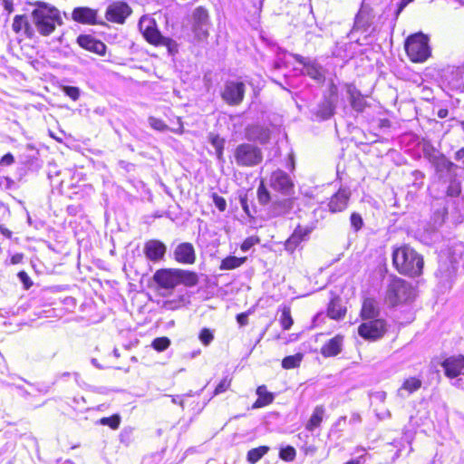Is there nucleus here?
Returning a JSON list of instances; mask_svg holds the SVG:
<instances>
[{
    "mask_svg": "<svg viewBox=\"0 0 464 464\" xmlns=\"http://www.w3.org/2000/svg\"><path fill=\"white\" fill-rule=\"evenodd\" d=\"M392 264L400 274L415 277L422 274L424 261L422 256L415 249L408 245H403L394 248Z\"/></svg>",
    "mask_w": 464,
    "mask_h": 464,
    "instance_id": "1",
    "label": "nucleus"
},
{
    "mask_svg": "<svg viewBox=\"0 0 464 464\" xmlns=\"http://www.w3.org/2000/svg\"><path fill=\"white\" fill-rule=\"evenodd\" d=\"M36 8L32 12L33 23L42 35L51 34L57 24H62V18L57 8L43 2L35 4Z\"/></svg>",
    "mask_w": 464,
    "mask_h": 464,
    "instance_id": "2",
    "label": "nucleus"
},
{
    "mask_svg": "<svg viewBox=\"0 0 464 464\" xmlns=\"http://www.w3.org/2000/svg\"><path fill=\"white\" fill-rule=\"evenodd\" d=\"M405 51L411 62H425L430 56L428 37L422 33L409 36L405 42Z\"/></svg>",
    "mask_w": 464,
    "mask_h": 464,
    "instance_id": "3",
    "label": "nucleus"
},
{
    "mask_svg": "<svg viewBox=\"0 0 464 464\" xmlns=\"http://www.w3.org/2000/svg\"><path fill=\"white\" fill-rule=\"evenodd\" d=\"M414 298V291L411 285L405 280L395 277L387 288L386 301L392 306L408 303Z\"/></svg>",
    "mask_w": 464,
    "mask_h": 464,
    "instance_id": "4",
    "label": "nucleus"
},
{
    "mask_svg": "<svg viewBox=\"0 0 464 464\" xmlns=\"http://www.w3.org/2000/svg\"><path fill=\"white\" fill-rule=\"evenodd\" d=\"M139 27L149 43L154 45L168 46L169 50L171 51L172 46L175 44L174 41L161 35L153 19L145 16L141 17Z\"/></svg>",
    "mask_w": 464,
    "mask_h": 464,
    "instance_id": "5",
    "label": "nucleus"
},
{
    "mask_svg": "<svg viewBox=\"0 0 464 464\" xmlns=\"http://www.w3.org/2000/svg\"><path fill=\"white\" fill-rule=\"evenodd\" d=\"M236 163L241 167H253L258 165L263 155L261 150L249 143H242L238 145L234 153Z\"/></svg>",
    "mask_w": 464,
    "mask_h": 464,
    "instance_id": "6",
    "label": "nucleus"
},
{
    "mask_svg": "<svg viewBox=\"0 0 464 464\" xmlns=\"http://www.w3.org/2000/svg\"><path fill=\"white\" fill-rule=\"evenodd\" d=\"M387 331V325L382 319H373L362 323L358 328L361 337L368 341H376L382 338Z\"/></svg>",
    "mask_w": 464,
    "mask_h": 464,
    "instance_id": "7",
    "label": "nucleus"
},
{
    "mask_svg": "<svg viewBox=\"0 0 464 464\" xmlns=\"http://www.w3.org/2000/svg\"><path fill=\"white\" fill-rule=\"evenodd\" d=\"M245 84L241 82H227L221 93L223 100L229 105H238L244 99Z\"/></svg>",
    "mask_w": 464,
    "mask_h": 464,
    "instance_id": "8",
    "label": "nucleus"
},
{
    "mask_svg": "<svg viewBox=\"0 0 464 464\" xmlns=\"http://www.w3.org/2000/svg\"><path fill=\"white\" fill-rule=\"evenodd\" d=\"M193 17V31L196 36L199 39L207 38L208 33V11L199 6L197 7L192 14Z\"/></svg>",
    "mask_w": 464,
    "mask_h": 464,
    "instance_id": "9",
    "label": "nucleus"
},
{
    "mask_svg": "<svg viewBox=\"0 0 464 464\" xmlns=\"http://www.w3.org/2000/svg\"><path fill=\"white\" fill-rule=\"evenodd\" d=\"M131 14V9L128 4L124 2H114L110 5L106 11L107 20L123 24L125 19Z\"/></svg>",
    "mask_w": 464,
    "mask_h": 464,
    "instance_id": "10",
    "label": "nucleus"
},
{
    "mask_svg": "<svg viewBox=\"0 0 464 464\" xmlns=\"http://www.w3.org/2000/svg\"><path fill=\"white\" fill-rule=\"evenodd\" d=\"M154 280L162 288L173 289L179 285L178 268L160 269L154 274Z\"/></svg>",
    "mask_w": 464,
    "mask_h": 464,
    "instance_id": "11",
    "label": "nucleus"
},
{
    "mask_svg": "<svg viewBox=\"0 0 464 464\" xmlns=\"http://www.w3.org/2000/svg\"><path fill=\"white\" fill-rule=\"evenodd\" d=\"M174 258L177 262L186 265H192L196 261V253L192 244L180 243L179 244L174 252Z\"/></svg>",
    "mask_w": 464,
    "mask_h": 464,
    "instance_id": "12",
    "label": "nucleus"
},
{
    "mask_svg": "<svg viewBox=\"0 0 464 464\" xmlns=\"http://www.w3.org/2000/svg\"><path fill=\"white\" fill-rule=\"evenodd\" d=\"M166 250V246L161 241L156 239L149 240L144 246V254L146 257L152 262L162 259Z\"/></svg>",
    "mask_w": 464,
    "mask_h": 464,
    "instance_id": "13",
    "label": "nucleus"
},
{
    "mask_svg": "<svg viewBox=\"0 0 464 464\" xmlns=\"http://www.w3.org/2000/svg\"><path fill=\"white\" fill-rule=\"evenodd\" d=\"M445 374L450 378L464 374V356H452L442 362Z\"/></svg>",
    "mask_w": 464,
    "mask_h": 464,
    "instance_id": "14",
    "label": "nucleus"
},
{
    "mask_svg": "<svg viewBox=\"0 0 464 464\" xmlns=\"http://www.w3.org/2000/svg\"><path fill=\"white\" fill-rule=\"evenodd\" d=\"M245 136L248 140L265 144L270 139V130L260 125H251L246 128Z\"/></svg>",
    "mask_w": 464,
    "mask_h": 464,
    "instance_id": "15",
    "label": "nucleus"
},
{
    "mask_svg": "<svg viewBox=\"0 0 464 464\" xmlns=\"http://www.w3.org/2000/svg\"><path fill=\"white\" fill-rule=\"evenodd\" d=\"M77 43L81 47L100 55H103L106 52V45L91 35H80Z\"/></svg>",
    "mask_w": 464,
    "mask_h": 464,
    "instance_id": "16",
    "label": "nucleus"
},
{
    "mask_svg": "<svg viewBox=\"0 0 464 464\" xmlns=\"http://www.w3.org/2000/svg\"><path fill=\"white\" fill-rule=\"evenodd\" d=\"M270 184L276 190L283 193H288L292 187V182L288 175L283 170H276L273 172L270 179Z\"/></svg>",
    "mask_w": 464,
    "mask_h": 464,
    "instance_id": "17",
    "label": "nucleus"
},
{
    "mask_svg": "<svg viewBox=\"0 0 464 464\" xmlns=\"http://www.w3.org/2000/svg\"><path fill=\"white\" fill-rule=\"evenodd\" d=\"M311 233V229L307 227H303L298 226L290 236V237L285 243V248L286 251L292 253L298 246V245L305 239L306 237Z\"/></svg>",
    "mask_w": 464,
    "mask_h": 464,
    "instance_id": "18",
    "label": "nucleus"
},
{
    "mask_svg": "<svg viewBox=\"0 0 464 464\" xmlns=\"http://www.w3.org/2000/svg\"><path fill=\"white\" fill-rule=\"evenodd\" d=\"M350 193L346 189H339L331 198L328 204L331 212H341L347 207Z\"/></svg>",
    "mask_w": 464,
    "mask_h": 464,
    "instance_id": "19",
    "label": "nucleus"
},
{
    "mask_svg": "<svg viewBox=\"0 0 464 464\" xmlns=\"http://www.w3.org/2000/svg\"><path fill=\"white\" fill-rule=\"evenodd\" d=\"M294 57L296 62L304 65L305 74L317 81L324 80L322 67L319 64L314 62H307L305 58L299 54H295Z\"/></svg>",
    "mask_w": 464,
    "mask_h": 464,
    "instance_id": "20",
    "label": "nucleus"
},
{
    "mask_svg": "<svg viewBox=\"0 0 464 464\" xmlns=\"http://www.w3.org/2000/svg\"><path fill=\"white\" fill-rule=\"evenodd\" d=\"M456 271L457 267L453 262L447 259L440 263L436 276L440 279V283L448 284L454 278Z\"/></svg>",
    "mask_w": 464,
    "mask_h": 464,
    "instance_id": "21",
    "label": "nucleus"
},
{
    "mask_svg": "<svg viewBox=\"0 0 464 464\" xmlns=\"http://www.w3.org/2000/svg\"><path fill=\"white\" fill-rule=\"evenodd\" d=\"M73 20L82 24H95L96 11L88 7H78L72 12Z\"/></svg>",
    "mask_w": 464,
    "mask_h": 464,
    "instance_id": "22",
    "label": "nucleus"
},
{
    "mask_svg": "<svg viewBox=\"0 0 464 464\" xmlns=\"http://www.w3.org/2000/svg\"><path fill=\"white\" fill-rule=\"evenodd\" d=\"M343 338L336 335L330 339L321 349V353L325 357L335 356L342 351Z\"/></svg>",
    "mask_w": 464,
    "mask_h": 464,
    "instance_id": "23",
    "label": "nucleus"
},
{
    "mask_svg": "<svg viewBox=\"0 0 464 464\" xmlns=\"http://www.w3.org/2000/svg\"><path fill=\"white\" fill-rule=\"evenodd\" d=\"M421 384V380L417 377L407 378L402 382L401 386L398 389L397 395L399 397L404 398L407 395H410L420 389Z\"/></svg>",
    "mask_w": 464,
    "mask_h": 464,
    "instance_id": "24",
    "label": "nucleus"
},
{
    "mask_svg": "<svg viewBox=\"0 0 464 464\" xmlns=\"http://www.w3.org/2000/svg\"><path fill=\"white\" fill-rule=\"evenodd\" d=\"M361 315L363 319L373 320L379 315L377 302L372 298L364 299L361 310Z\"/></svg>",
    "mask_w": 464,
    "mask_h": 464,
    "instance_id": "25",
    "label": "nucleus"
},
{
    "mask_svg": "<svg viewBox=\"0 0 464 464\" xmlns=\"http://www.w3.org/2000/svg\"><path fill=\"white\" fill-rule=\"evenodd\" d=\"M325 409L323 405H317L307 421L305 425V429L309 431H313L314 429L318 428L324 417Z\"/></svg>",
    "mask_w": 464,
    "mask_h": 464,
    "instance_id": "26",
    "label": "nucleus"
},
{
    "mask_svg": "<svg viewBox=\"0 0 464 464\" xmlns=\"http://www.w3.org/2000/svg\"><path fill=\"white\" fill-rule=\"evenodd\" d=\"M347 93L350 98L352 107L357 111H362L365 102L359 91L353 85H347Z\"/></svg>",
    "mask_w": 464,
    "mask_h": 464,
    "instance_id": "27",
    "label": "nucleus"
},
{
    "mask_svg": "<svg viewBox=\"0 0 464 464\" xmlns=\"http://www.w3.org/2000/svg\"><path fill=\"white\" fill-rule=\"evenodd\" d=\"M256 394L258 396V399L253 404V408L255 409L265 407L270 404L274 400L273 394L267 392L266 387L265 385L257 387Z\"/></svg>",
    "mask_w": 464,
    "mask_h": 464,
    "instance_id": "28",
    "label": "nucleus"
},
{
    "mask_svg": "<svg viewBox=\"0 0 464 464\" xmlns=\"http://www.w3.org/2000/svg\"><path fill=\"white\" fill-rule=\"evenodd\" d=\"M12 28L16 34H19L24 30V34L27 36L30 37L33 35V29L24 15H15L14 17Z\"/></svg>",
    "mask_w": 464,
    "mask_h": 464,
    "instance_id": "29",
    "label": "nucleus"
},
{
    "mask_svg": "<svg viewBox=\"0 0 464 464\" xmlns=\"http://www.w3.org/2000/svg\"><path fill=\"white\" fill-rule=\"evenodd\" d=\"M179 285L182 284L186 286H195L198 283V275L195 272L178 269Z\"/></svg>",
    "mask_w": 464,
    "mask_h": 464,
    "instance_id": "30",
    "label": "nucleus"
},
{
    "mask_svg": "<svg viewBox=\"0 0 464 464\" xmlns=\"http://www.w3.org/2000/svg\"><path fill=\"white\" fill-rule=\"evenodd\" d=\"M327 314L334 320H339L344 316L345 308L343 307L340 299L335 298L331 301L327 309Z\"/></svg>",
    "mask_w": 464,
    "mask_h": 464,
    "instance_id": "31",
    "label": "nucleus"
},
{
    "mask_svg": "<svg viewBox=\"0 0 464 464\" xmlns=\"http://www.w3.org/2000/svg\"><path fill=\"white\" fill-rule=\"evenodd\" d=\"M246 261V257L229 256L221 261L220 270H232L241 266Z\"/></svg>",
    "mask_w": 464,
    "mask_h": 464,
    "instance_id": "32",
    "label": "nucleus"
},
{
    "mask_svg": "<svg viewBox=\"0 0 464 464\" xmlns=\"http://www.w3.org/2000/svg\"><path fill=\"white\" fill-rule=\"evenodd\" d=\"M334 109H335L334 101L332 99H328V100L323 102L319 105L316 114L321 119L326 120V119H329L331 116H333Z\"/></svg>",
    "mask_w": 464,
    "mask_h": 464,
    "instance_id": "33",
    "label": "nucleus"
},
{
    "mask_svg": "<svg viewBox=\"0 0 464 464\" xmlns=\"http://www.w3.org/2000/svg\"><path fill=\"white\" fill-rule=\"evenodd\" d=\"M269 450V448L266 446H261L258 448H255L250 450L247 452V461L254 464L256 463L264 455H266Z\"/></svg>",
    "mask_w": 464,
    "mask_h": 464,
    "instance_id": "34",
    "label": "nucleus"
},
{
    "mask_svg": "<svg viewBox=\"0 0 464 464\" xmlns=\"http://www.w3.org/2000/svg\"><path fill=\"white\" fill-rule=\"evenodd\" d=\"M302 358L303 356L300 353L286 356L282 361V367L287 370L296 368L300 365Z\"/></svg>",
    "mask_w": 464,
    "mask_h": 464,
    "instance_id": "35",
    "label": "nucleus"
},
{
    "mask_svg": "<svg viewBox=\"0 0 464 464\" xmlns=\"http://www.w3.org/2000/svg\"><path fill=\"white\" fill-rule=\"evenodd\" d=\"M280 324L284 330H289L294 324L293 318L291 316V310L288 306H284L282 309V314L280 318Z\"/></svg>",
    "mask_w": 464,
    "mask_h": 464,
    "instance_id": "36",
    "label": "nucleus"
},
{
    "mask_svg": "<svg viewBox=\"0 0 464 464\" xmlns=\"http://www.w3.org/2000/svg\"><path fill=\"white\" fill-rule=\"evenodd\" d=\"M208 140L216 149L218 157L220 158L222 156L225 144L224 139L220 138L218 135L211 133L209 134Z\"/></svg>",
    "mask_w": 464,
    "mask_h": 464,
    "instance_id": "37",
    "label": "nucleus"
},
{
    "mask_svg": "<svg viewBox=\"0 0 464 464\" xmlns=\"http://www.w3.org/2000/svg\"><path fill=\"white\" fill-rule=\"evenodd\" d=\"M291 208V201L289 199H285L283 201L277 202L274 204L273 207V214L275 216H279L285 214Z\"/></svg>",
    "mask_w": 464,
    "mask_h": 464,
    "instance_id": "38",
    "label": "nucleus"
},
{
    "mask_svg": "<svg viewBox=\"0 0 464 464\" xmlns=\"http://www.w3.org/2000/svg\"><path fill=\"white\" fill-rule=\"evenodd\" d=\"M170 345V340L168 337H158L153 340L152 347L158 352H163Z\"/></svg>",
    "mask_w": 464,
    "mask_h": 464,
    "instance_id": "39",
    "label": "nucleus"
},
{
    "mask_svg": "<svg viewBox=\"0 0 464 464\" xmlns=\"http://www.w3.org/2000/svg\"><path fill=\"white\" fill-rule=\"evenodd\" d=\"M120 421L121 419L118 415H114L111 417H104L100 420L101 424L110 426L113 430L118 429Z\"/></svg>",
    "mask_w": 464,
    "mask_h": 464,
    "instance_id": "40",
    "label": "nucleus"
},
{
    "mask_svg": "<svg viewBox=\"0 0 464 464\" xmlns=\"http://www.w3.org/2000/svg\"><path fill=\"white\" fill-rule=\"evenodd\" d=\"M295 450L291 446H287L280 450L279 456L285 461H292L295 459Z\"/></svg>",
    "mask_w": 464,
    "mask_h": 464,
    "instance_id": "41",
    "label": "nucleus"
},
{
    "mask_svg": "<svg viewBox=\"0 0 464 464\" xmlns=\"http://www.w3.org/2000/svg\"><path fill=\"white\" fill-rule=\"evenodd\" d=\"M149 123L151 128L157 130L164 131L169 130V127L163 122V121L155 117H150Z\"/></svg>",
    "mask_w": 464,
    "mask_h": 464,
    "instance_id": "42",
    "label": "nucleus"
},
{
    "mask_svg": "<svg viewBox=\"0 0 464 464\" xmlns=\"http://www.w3.org/2000/svg\"><path fill=\"white\" fill-rule=\"evenodd\" d=\"M214 339L213 334L209 329L204 328L199 334V340L205 345L208 346Z\"/></svg>",
    "mask_w": 464,
    "mask_h": 464,
    "instance_id": "43",
    "label": "nucleus"
},
{
    "mask_svg": "<svg viewBox=\"0 0 464 464\" xmlns=\"http://www.w3.org/2000/svg\"><path fill=\"white\" fill-rule=\"evenodd\" d=\"M257 197L261 204H266L269 201V193L263 183L257 188Z\"/></svg>",
    "mask_w": 464,
    "mask_h": 464,
    "instance_id": "44",
    "label": "nucleus"
},
{
    "mask_svg": "<svg viewBox=\"0 0 464 464\" xmlns=\"http://www.w3.org/2000/svg\"><path fill=\"white\" fill-rule=\"evenodd\" d=\"M230 383H231L230 379H228L227 377L223 378L215 389V392H214L215 395H218L219 393L226 392L229 388Z\"/></svg>",
    "mask_w": 464,
    "mask_h": 464,
    "instance_id": "45",
    "label": "nucleus"
},
{
    "mask_svg": "<svg viewBox=\"0 0 464 464\" xmlns=\"http://www.w3.org/2000/svg\"><path fill=\"white\" fill-rule=\"evenodd\" d=\"M63 92L66 95H68L71 99L73 101H76L79 99L80 96V90L77 87L73 86H64Z\"/></svg>",
    "mask_w": 464,
    "mask_h": 464,
    "instance_id": "46",
    "label": "nucleus"
},
{
    "mask_svg": "<svg viewBox=\"0 0 464 464\" xmlns=\"http://www.w3.org/2000/svg\"><path fill=\"white\" fill-rule=\"evenodd\" d=\"M351 225L356 231L361 229L363 225V221L361 215L357 213H353L351 216Z\"/></svg>",
    "mask_w": 464,
    "mask_h": 464,
    "instance_id": "47",
    "label": "nucleus"
},
{
    "mask_svg": "<svg viewBox=\"0 0 464 464\" xmlns=\"http://www.w3.org/2000/svg\"><path fill=\"white\" fill-rule=\"evenodd\" d=\"M213 202L215 206L220 210L224 211L227 208V202L224 198L218 196V194L214 193L213 196Z\"/></svg>",
    "mask_w": 464,
    "mask_h": 464,
    "instance_id": "48",
    "label": "nucleus"
},
{
    "mask_svg": "<svg viewBox=\"0 0 464 464\" xmlns=\"http://www.w3.org/2000/svg\"><path fill=\"white\" fill-rule=\"evenodd\" d=\"M256 243H258V239L250 237L244 240V242L240 246V248L243 252H246Z\"/></svg>",
    "mask_w": 464,
    "mask_h": 464,
    "instance_id": "49",
    "label": "nucleus"
},
{
    "mask_svg": "<svg viewBox=\"0 0 464 464\" xmlns=\"http://www.w3.org/2000/svg\"><path fill=\"white\" fill-rule=\"evenodd\" d=\"M17 276H18V278L20 279V281L24 285L25 289H28L33 285V282L26 272L21 271L18 273Z\"/></svg>",
    "mask_w": 464,
    "mask_h": 464,
    "instance_id": "50",
    "label": "nucleus"
},
{
    "mask_svg": "<svg viewBox=\"0 0 464 464\" xmlns=\"http://www.w3.org/2000/svg\"><path fill=\"white\" fill-rule=\"evenodd\" d=\"M14 161V156L11 153L4 155L0 160L1 165L9 166Z\"/></svg>",
    "mask_w": 464,
    "mask_h": 464,
    "instance_id": "51",
    "label": "nucleus"
},
{
    "mask_svg": "<svg viewBox=\"0 0 464 464\" xmlns=\"http://www.w3.org/2000/svg\"><path fill=\"white\" fill-rule=\"evenodd\" d=\"M460 193V188L458 184L451 185L448 189V195L450 197L458 196Z\"/></svg>",
    "mask_w": 464,
    "mask_h": 464,
    "instance_id": "52",
    "label": "nucleus"
},
{
    "mask_svg": "<svg viewBox=\"0 0 464 464\" xmlns=\"http://www.w3.org/2000/svg\"><path fill=\"white\" fill-rule=\"evenodd\" d=\"M337 86L334 83H331L329 87V92H330V98L334 101V103L336 102V99L334 98L337 95Z\"/></svg>",
    "mask_w": 464,
    "mask_h": 464,
    "instance_id": "53",
    "label": "nucleus"
},
{
    "mask_svg": "<svg viewBox=\"0 0 464 464\" xmlns=\"http://www.w3.org/2000/svg\"><path fill=\"white\" fill-rule=\"evenodd\" d=\"M24 255L21 253H16L11 256V263L13 265L19 264L23 261Z\"/></svg>",
    "mask_w": 464,
    "mask_h": 464,
    "instance_id": "54",
    "label": "nucleus"
},
{
    "mask_svg": "<svg viewBox=\"0 0 464 464\" xmlns=\"http://www.w3.org/2000/svg\"><path fill=\"white\" fill-rule=\"evenodd\" d=\"M237 320L240 325H246L247 324V315L246 314H239L237 316Z\"/></svg>",
    "mask_w": 464,
    "mask_h": 464,
    "instance_id": "55",
    "label": "nucleus"
},
{
    "mask_svg": "<svg viewBox=\"0 0 464 464\" xmlns=\"http://www.w3.org/2000/svg\"><path fill=\"white\" fill-rule=\"evenodd\" d=\"M169 130L170 131L178 133V134L183 133V125H182V122H181L180 119H179L178 127L171 128V129L169 128Z\"/></svg>",
    "mask_w": 464,
    "mask_h": 464,
    "instance_id": "56",
    "label": "nucleus"
},
{
    "mask_svg": "<svg viewBox=\"0 0 464 464\" xmlns=\"http://www.w3.org/2000/svg\"><path fill=\"white\" fill-rule=\"evenodd\" d=\"M362 420V418H361V415L359 413H353L352 416H351V419H350V422L351 423H359L361 422Z\"/></svg>",
    "mask_w": 464,
    "mask_h": 464,
    "instance_id": "57",
    "label": "nucleus"
},
{
    "mask_svg": "<svg viewBox=\"0 0 464 464\" xmlns=\"http://www.w3.org/2000/svg\"><path fill=\"white\" fill-rule=\"evenodd\" d=\"M5 10H7L9 13H12L13 12V4L7 0H5Z\"/></svg>",
    "mask_w": 464,
    "mask_h": 464,
    "instance_id": "58",
    "label": "nucleus"
},
{
    "mask_svg": "<svg viewBox=\"0 0 464 464\" xmlns=\"http://www.w3.org/2000/svg\"><path fill=\"white\" fill-rule=\"evenodd\" d=\"M413 0H401L399 7V12H401L408 4L412 2Z\"/></svg>",
    "mask_w": 464,
    "mask_h": 464,
    "instance_id": "59",
    "label": "nucleus"
},
{
    "mask_svg": "<svg viewBox=\"0 0 464 464\" xmlns=\"http://www.w3.org/2000/svg\"><path fill=\"white\" fill-rule=\"evenodd\" d=\"M464 157V149H460L456 152V160H460Z\"/></svg>",
    "mask_w": 464,
    "mask_h": 464,
    "instance_id": "60",
    "label": "nucleus"
},
{
    "mask_svg": "<svg viewBox=\"0 0 464 464\" xmlns=\"http://www.w3.org/2000/svg\"><path fill=\"white\" fill-rule=\"evenodd\" d=\"M378 418L381 419V420H383L385 418H388L391 416V413L390 411H386L385 412L382 413V414H377Z\"/></svg>",
    "mask_w": 464,
    "mask_h": 464,
    "instance_id": "61",
    "label": "nucleus"
},
{
    "mask_svg": "<svg viewBox=\"0 0 464 464\" xmlns=\"http://www.w3.org/2000/svg\"><path fill=\"white\" fill-rule=\"evenodd\" d=\"M171 397V401L172 403H179L181 407H183V401L181 400L178 401V397H175V396H170Z\"/></svg>",
    "mask_w": 464,
    "mask_h": 464,
    "instance_id": "62",
    "label": "nucleus"
},
{
    "mask_svg": "<svg viewBox=\"0 0 464 464\" xmlns=\"http://www.w3.org/2000/svg\"><path fill=\"white\" fill-rule=\"evenodd\" d=\"M241 205H242V208H244L245 212L248 213V207L246 205V200L242 198L241 199Z\"/></svg>",
    "mask_w": 464,
    "mask_h": 464,
    "instance_id": "63",
    "label": "nucleus"
},
{
    "mask_svg": "<svg viewBox=\"0 0 464 464\" xmlns=\"http://www.w3.org/2000/svg\"><path fill=\"white\" fill-rule=\"evenodd\" d=\"M439 115H440V117H443L444 116V112L440 111Z\"/></svg>",
    "mask_w": 464,
    "mask_h": 464,
    "instance_id": "64",
    "label": "nucleus"
}]
</instances>
